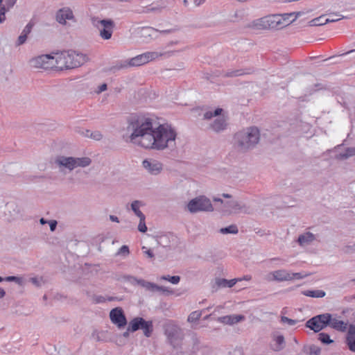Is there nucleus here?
<instances>
[{"label":"nucleus","instance_id":"nucleus-63","mask_svg":"<svg viewBox=\"0 0 355 355\" xmlns=\"http://www.w3.org/2000/svg\"><path fill=\"white\" fill-rule=\"evenodd\" d=\"M214 201H218V202H220L221 203H223V200H220V198H214Z\"/></svg>","mask_w":355,"mask_h":355},{"label":"nucleus","instance_id":"nucleus-25","mask_svg":"<svg viewBox=\"0 0 355 355\" xmlns=\"http://www.w3.org/2000/svg\"><path fill=\"white\" fill-rule=\"evenodd\" d=\"M241 279H230V280H227V279H220L218 281V286H222V287H229V288H231L234 285H235V284L238 281H241Z\"/></svg>","mask_w":355,"mask_h":355},{"label":"nucleus","instance_id":"nucleus-19","mask_svg":"<svg viewBox=\"0 0 355 355\" xmlns=\"http://www.w3.org/2000/svg\"><path fill=\"white\" fill-rule=\"evenodd\" d=\"M144 322V320L142 318H135L130 322L128 330L132 332L136 331L141 328Z\"/></svg>","mask_w":355,"mask_h":355},{"label":"nucleus","instance_id":"nucleus-44","mask_svg":"<svg viewBox=\"0 0 355 355\" xmlns=\"http://www.w3.org/2000/svg\"><path fill=\"white\" fill-rule=\"evenodd\" d=\"M26 39H27V35L21 33V35L18 37V41H17L18 44L21 45V44H24L26 42Z\"/></svg>","mask_w":355,"mask_h":355},{"label":"nucleus","instance_id":"nucleus-43","mask_svg":"<svg viewBox=\"0 0 355 355\" xmlns=\"http://www.w3.org/2000/svg\"><path fill=\"white\" fill-rule=\"evenodd\" d=\"M17 0H0V3L4 2L5 4L8 7H12L16 3Z\"/></svg>","mask_w":355,"mask_h":355},{"label":"nucleus","instance_id":"nucleus-3","mask_svg":"<svg viewBox=\"0 0 355 355\" xmlns=\"http://www.w3.org/2000/svg\"><path fill=\"white\" fill-rule=\"evenodd\" d=\"M239 146L243 149H248L254 146L259 140V131L257 128L252 127L246 132H240L236 135Z\"/></svg>","mask_w":355,"mask_h":355},{"label":"nucleus","instance_id":"nucleus-28","mask_svg":"<svg viewBox=\"0 0 355 355\" xmlns=\"http://www.w3.org/2000/svg\"><path fill=\"white\" fill-rule=\"evenodd\" d=\"M220 232L223 234H236L238 232V229L236 225H232L227 227L221 228Z\"/></svg>","mask_w":355,"mask_h":355},{"label":"nucleus","instance_id":"nucleus-7","mask_svg":"<svg viewBox=\"0 0 355 355\" xmlns=\"http://www.w3.org/2000/svg\"><path fill=\"white\" fill-rule=\"evenodd\" d=\"M307 275H302L300 272L291 273L285 270H278L270 273L268 280H276L278 282L291 281L293 279H300Z\"/></svg>","mask_w":355,"mask_h":355},{"label":"nucleus","instance_id":"nucleus-57","mask_svg":"<svg viewBox=\"0 0 355 355\" xmlns=\"http://www.w3.org/2000/svg\"><path fill=\"white\" fill-rule=\"evenodd\" d=\"M234 354L243 355V354H242V353H241V350H239V349H238V350H237V349H236V350H234Z\"/></svg>","mask_w":355,"mask_h":355},{"label":"nucleus","instance_id":"nucleus-31","mask_svg":"<svg viewBox=\"0 0 355 355\" xmlns=\"http://www.w3.org/2000/svg\"><path fill=\"white\" fill-rule=\"evenodd\" d=\"M355 339V325L350 324L346 336V340Z\"/></svg>","mask_w":355,"mask_h":355},{"label":"nucleus","instance_id":"nucleus-62","mask_svg":"<svg viewBox=\"0 0 355 355\" xmlns=\"http://www.w3.org/2000/svg\"><path fill=\"white\" fill-rule=\"evenodd\" d=\"M40 223H41L42 224H44V223H46V220H45L44 218H41V219H40Z\"/></svg>","mask_w":355,"mask_h":355},{"label":"nucleus","instance_id":"nucleus-54","mask_svg":"<svg viewBox=\"0 0 355 355\" xmlns=\"http://www.w3.org/2000/svg\"><path fill=\"white\" fill-rule=\"evenodd\" d=\"M205 1V0H194L195 4L196 6H199V5L202 4V3H204Z\"/></svg>","mask_w":355,"mask_h":355},{"label":"nucleus","instance_id":"nucleus-17","mask_svg":"<svg viewBox=\"0 0 355 355\" xmlns=\"http://www.w3.org/2000/svg\"><path fill=\"white\" fill-rule=\"evenodd\" d=\"M143 166L153 174H157L162 170L161 163L155 160H144L143 162Z\"/></svg>","mask_w":355,"mask_h":355},{"label":"nucleus","instance_id":"nucleus-32","mask_svg":"<svg viewBox=\"0 0 355 355\" xmlns=\"http://www.w3.org/2000/svg\"><path fill=\"white\" fill-rule=\"evenodd\" d=\"M319 340L325 344H330L333 343V340L330 339V336L329 334L325 333H320L319 335Z\"/></svg>","mask_w":355,"mask_h":355},{"label":"nucleus","instance_id":"nucleus-13","mask_svg":"<svg viewBox=\"0 0 355 355\" xmlns=\"http://www.w3.org/2000/svg\"><path fill=\"white\" fill-rule=\"evenodd\" d=\"M165 334L170 343L173 345H175L176 341L182 340L180 330L173 322H168L166 324Z\"/></svg>","mask_w":355,"mask_h":355},{"label":"nucleus","instance_id":"nucleus-9","mask_svg":"<svg viewBox=\"0 0 355 355\" xmlns=\"http://www.w3.org/2000/svg\"><path fill=\"white\" fill-rule=\"evenodd\" d=\"M329 319V313L318 315L309 320L306 322V327L313 330L315 332H318L328 325Z\"/></svg>","mask_w":355,"mask_h":355},{"label":"nucleus","instance_id":"nucleus-8","mask_svg":"<svg viewBox=\"0 0 355 355\" xmlns=\"http://www.w3.org/2000/svg\"><path fill=\"white\" fill-rule=\"evenodd\" d=\"M93 24L98 28L101 38L103 40L111 38L114 28V22L112 20H94Z\"/></svg>","mask_w":355,"mask_h":355},{"label":"nucleus","instance_id":"nucleus-49","mask_svg":"<svg viewBox=\"0 0 355 355\" xmlns=\"http://www.w3.org/2000/svg\"><path fill=\"white\" fill-rule=\"evenodd\" d=\"M242 74H243V73H241V71L236 70V71L231 72V73L229 76H241Z\"/></svg>","mask_w":355,"mask_h":355},{"label":"nucleus","instance_id":"nucleus-20","mask_svg":"<svg viewBox=\"0 0 355 355\" xmlns=\"http://www.w3.org/2000/svg\"><path fill=\"white\" fill-rule=\"evenodd\" d=\"M225 127L226 121L224 117H219L215 120L213 124H211V128L216 132L223 130Z\"/></svg>","mask_w":355,"mask_h":355},{"label":"nucleus","instance_id":"nucleus-26","mask_svg":"<svg viewBox=\"0 0 355 355\" xmlns=\"http://www.w3.org/2000/svg\"><path fill=\"white\" fill-rule=\"evenodd\" d=\"M131 207H132V211L139 218L145 217L144 214L139 210V207H140L139 201H138V200L134 201L132 203Z\"/></svg>","mask_w":355,"mask_h":355},{"label":"nucleus","instance_id":"nucleus-41","mask_svg":"<svg viewBox=\"0 0 355 355\" xmlns=\"http://www.w3.org/2000/svg\"><path fill=\"white\" fill-rule=\"evenodd\" d=\"M90 137L95 140H100L102 138V135L99 132L96 131L90 135Z\"/></svg>","mask_w":355,"mask_h":355},{"label":"nucleus","instance_id":"nucleus-35","mask_svg":"<svg viewBox=\"0 0 355 355\" xmlns=\"http://www.w3.org/2000/svg\"><path fill=\"white\" fill-rule=\"evenodd\" d=\"M162 279H164V280H168L170 282H171L172 284H178L179 282H180V277L179 276H169V275H167V276H162L161 277Z\"/></svg>","mask_w":355,"mask_h":355},{"label":"nucleus","instance_id":"nucleus-53","mask_svg":"<svg viewBox=\"0 0 355 355\" xmlns=\"http://www.w3.org/2000/svg\"><path fill=\"white\" fill-rule=\"evenodd\" d=\"M110 218L113 222H117V223L119 222L118 218L115 216L111 215V216H110Z\"/></svg>","mask_w":355,"mask_h":355},{"label":"nucleus","instance_id":"nucleus-34","mask_svg":"<svg viewBox=\"0 0 355 355\" xmlns=\"http://www.w3.org/2000/svg\"><path fill=\"white\" fill-rule=\"evenodd\" d=\"M201 316V313L199 311H193L192 312L188 317V321L191 322H196L198 320Z\"/></svg>","mask_w":355,"mask_h":355},{"label":"nucleus","instance_id":"nucleus-5","mask_svg":"<svg viewBox=\"0 0 355 355\" xmlns=\"http://www.w3.org/2000/svg\"><path fill=\"white\" fill-rule=\"evenodd\" d=\"M293 14L272 15L267 16V26L268 29H282L291 22V17Z\"/></svg>","mask_w":355,"mask_h":355},{"label":"nucleus","instance_id":"nucleus-10","mask_svg":"<svg viewBox=\"0 0 355 355\" xmlns=\"http://www.w3.org/2000/svg\"><path fill=\"white\" fill-rule=\"evenodd\" d=\"M162 54L157 52H146L131 58L128 61V65L132 67L141 66L157 59Z\"/></svg>","mask_w":355,"mask_h":355},{"label":"nucleus","instance_id":"nucleus-47","mask_svg":"<svg viewBox=\"0 0 355 355\" xmlns=\"http://www.w3.org/2000/svg\"><path fill=\"white\" fill-rule=\"evenodd\" d=\"M107 89V85L105 83L102 84L99 86L98 89L97 91L98 93H101L102 92H104Z\"/></svg>","mask_w":355,"mask_h":355},{"label":"nucleus","instance_id":"nucleus-55","mask_svg":"<svg viewBox=\"0 0 355 355\" xmlns=\"http://www.w3.org/2000/svg\"><path fill=\"white\" fill-rule=\"evenodd\" d=\"M17 278L16 277H14V276H10V277H6V281H14V280H16Z\"/></svg>","mask_w":355,"mask_h":355},{"label":"nucleus","instance_id":"nucleus-56","mask_svg":"<svg viewBox=\"0 0 355 355\" xmlns=\"http://www.w3.org/2000/svg\"><path fill=\"white\" fill-rule=\"evenodd\" d=\"M5 291L3 288H0V298H2L5 295Z\"/></svg>","mask_w":355,"mask_h":355},{"label":"nucleus","instance_id":"nucleus-50","mask_svg":"<svg viewBox=\"0 0 355 355\" xmlns=\"http://www.w3.org/2000/svg\"><path fill=\"white\" fill-rule=\"evenodd\" d=\"M347 155L349 156L355 155V147L351 148L347 150Z\"/></svg>","mask_w":355,"mask_h":355},{"label":"nucleus","instance_id":"nucleus-51","mask_svg":"<svg viewBox=\"0 0 355 355\" xmlns=\"http://www.w3.org/2000/svg\"><path fill=\"white\" fill-rule=\"evenodd\" d=\"M137 284L141 285V286L144 287L147 283V282L143 280V279H139L137 281Z\"/></svg>","mask_w":355,"mask_h":355},{"label":"nucleus","instance_id":"nucleus-30","mask_svg":"<svg viewBox=\"0 0 355 355\" xmlns=\"http://www.w3.org/2000/svg\"><path fill=\"white\" fill-rule=\"evenodd\" d=\"M144 288H146L147 290H149V291H165V289H164L162 287H160L157 285H156L155 284H153V283H151V282H147L146 286H144Z\"/></svg>","mask_w":355,"mask_h":355},{"label":"nucleus","instance_id":"nucleus-46","mask_svg":"<svg viewBox=\"0 0 355 355\" xmlns=\"http://www.w3.org/2000/svg\"><path fill=\"white\" fill-rule=\"evenodd\" d=\"M49 225L51 230L54 231L57 225V222L55 220H51L49 222Z\"/></svg>","mask_w":355,"mask_h":355},{"label":"nucleus","instance_id":"nucleus-15","mask_svg":"<svg viewBox=\"0 0 355 355\" xmlns=\"http://www.w3.org/2000/svg\"><path fill=\"white\" fill-rule=\"evenodd\" d=\"M267 16L254 20L248 25V28L254 31L268 29L267 24Z\"/></svg>","mask_w":355,"mask_h":355},{"label":"nucleus","instance_id":"nucleus-4","mask_svg":"<svg viewBox=\"0 0 355 355\" xmlns=\"http://www.w3.org/2000/svg\"><path fill=\"white\" fill-rule=\"evenodd\" d=\"M31 67L42 69H55V55H42L32 58L29 61Z\"/></svg>","mask_w":355,"mask_h":355},{"label":"nucleus","instance_id":"nucleus-61","mask_svg":"<svg viewBox=\"0 0 355 355\" xmlns=\"http://www.w3.org/2000/svg\"><path fill=\"white\" fill-rule=\"evenodd\" d=\"M31 282H32L33 284H37V279H36V278H32V279H31Z\"/></svg>","mask_w":355,"mask_h":355},{"label":"nucleus","instance_id":"nucleus-59","mask_svg":"<svg viewBox=\"0 0 355 355\" xmlns=\"http://www.w3.org/2000/svg\"><path fill=\"white\" fill-rule=\"evenodd\" d=\"M104 301H105V300L103 297H100L99 299H98L96 300V302L98 303V302H104Z\"/></svg>","mask_w":355,"mask_h":355},{"label":"nucleus","instance_id":"nucleus-12","mask_svg":"<svg viewBox=\"0 0 355 355\" xmlns=\"http://www.w3.org/2000/svg\"><path fill=\"white\" fill-rule=\"evenodd\" d=\"M110 318L112 322L119 328L125 327L127 324L126 318L121 308L116 307L111 310Z\"/></svg>","mask_w":355,"mask_h":355},{"label":"nucleus","instance_id":"nucleus-21","mask_svg":"<svg viewBox=\"0 0 355 355\" xmlns=\"http://www.w3.org/2000/svg\"><path fill=\"white\" fill-rule=\"evenodd\" d=\"M302 294L307 297L320 298L325 296V292L322 290H306Z\"/></svg>","mask_w":355,"mask_h":355},{"label":"nucleus","instance_id":"nucleus-52","mask_svg":"<svg viewBox=\"0 0 355 355\" xmlns=\"http://www.w3.org/2000/svg\"><path fill=\"white\" fill-rule=\"evenodd\" d=\"M145 253L148 255V257L152 258L153 257V253L150 250H148L145 252Z\"/></svg>","mask_w":355,"mask_h":355},{"label":"nucleus","instance_id":"nucleus-18","mask_svg":"<svg viewBox=\"0 0 355 355\" xmlns=\"http://www.w3.org/2000/svg\"><path fill=\"white\" fill-rule=\"evenodd\" d=\"M244 316L241 315H233L221 317L219 320L224 324H234L244 320Z\"/></svg>","mask_w":355,"mask_h":355},{"label":"nucleus","instance_id":"nucleus-40","mask_svg":"<svg viewBox=\"0 0 355 355\" xmlns=\"http://www.w3.org/2000/svg\"><path fill=\"white\" fill-rule=\"evenodd\" d=\"M129 248L127 245H123L121 247V248L119 249V254H125V255H127L129 254Z\"/></svg>","mask_w":355,"mask_h":355},{"label":"nucleus","instance_id":"nucleus-14","mask_svg":"<svg viewBox=\"0 0 355 355\" xmlns=\"http://www.w3.org/2000/svg\"><path fill=\"white\" fill-rule=\"evenodd\" d=\"M328 325L332 329L340 332H345L348 327L347 322L341 320L336 317L333 318L331 314L329 322H328Z\"/></svg>","mask_w":355,"mask_h":355},{"label":"nucleus","instance_id":"nucleus-45","mask_svg":"<svg viewBox=\"0 0 355 355\" xmlns=\"http://www.w3.org/2000/svg\"><path fill=\"white\" fill-rule=\"evenodd\" d=\"M158 9V8L157 7H155V6H152L151 5L148 6V7H146L141 12H150V11H155Z\"/></svg>","mask_w":355,"mask_h":355},{"label":"nucleus","instance_id":"nucleus-1","mask_svg":"<svg viewBox=\"0 0 355 355\" xmlns=\"http://www.w3.org/2000/svg\"><path fill=\"white\" fill-rule=\"evenodd\" d=\"M153 122L154 119L148 116L132 117L129 121L133 129L130 141L145 148L163 150L169 142L175 141L176 132L171 126L162 124L154 128Z\"/></svg>","mask_w":355,"mask_h":355},{"label":"nucleus","instance_id":"nucleus-24","mask_svg":"<svg viewBox=\"0 0 355 355\" xmlns=\"http://www.w3.org/2000/svg\"><path fill=\"white\" fill-rule=\"evenodd\" d=\"M141 329L143 330L144 334L146 337H150L153 330V322L151 321L144 320Z\"/></svg>","mask_w":355,"mask_h":355},{"label":"nucleus","instance_id":"nucleus-33","mask_svg":"<svg viewBox=\"0 0 355 355\" xmlns=\"http://www.w3.org/2000/svg\"><path fill=\"white\" fill-rule=\"evenodd\" d=\"M325 18H327L325 15H322L318 18L313 19L312 22L315 26L324 25L327 23L325 21Z\"/></svg>","mask_w":355,"mask_h":355},{"label":"nucleus","instance_id":"nucleus-48","mask_svg":"<svg viewBox=\"0 0 355 355\" xmlns=\"http://www.w3.org/2000/svg\"><path fill=\"white\" fill-rule=\"evenodd\" d=\"M282 322H287L289 324H295V321L291 320V319H289L286 317H282Z\"/></svg>","mask_w":355,"mask_h":355},{"label":"nucleus","instance_id":"nucleus-38","mask_svg":"<svg viewBox=\"0 0 355 355\" xmlns=\"http://www.w3.org/2000/svg\"><path fill=\"white\" fill-rule=\"evenodd\" d=\"M346 343L349 350L353 352H355V339L347 340H346Z\"/></svg>","mask_w":355,"mask_h":355},{"label":"nucleus","instance_id":"nucleus-36","mask_svg":"<svg viewBox=\"0 0 355 355\" xmlns=\"http://www.w3.org/2000/svg\"><path fill=\"white\" fill-rule=\"evenodd\" d=\"M140 221L138 225V230L141 232H146L147 231V227L145 223V217L139 218Z\"/></svg>","mask_w":355,"mask_h":355},{"label":"nucleus","instance_id":"nucleus-39","mask_svg":"<svg viewBox=\"0 0 355 355\" xmlns=\"http://www.w3.org/2000/svg\"><path fill=\"white\" fill-rule=\"evenodd\" d=\"M33 26V24H32L31 22H29L26 25V26L24 28V29L23 30L21 33L24 35H28L31 33Z\"/></svg>","mask_w":355,"mask_h":355},{"label":"nucleus","instance_id":"nucleus-16","mask_svg":"<svg viewBox=\"0 0 355 355\" xmlns=\"http://www.w3.org/2000/svg\"><path fill=\"white\" fill-rule=\"evenodd\" d=\"M73 17L72 11L69 8L59 10L56 15V19L60 24H64L67 19H72Z\"/></svg>","mask_w":355,"mask_h":355},{"label":"nucleus","instance_id":"nucleus-37","mask_svg":"<svg viewBox=\"0 0 355 355\" xmlns=\"http://www.w3.org/2000/svg\"><path fill=\"white\" fill-rule=\"evenodd\" d=\"M230 209H226L225 211H228L230 212H236L238 209H240L239 205L236 202H232L230 204Z\"/></svg>","mask_w":355,"mask_h":355},{"label":"nucleus","instance_id":"nucleus-58","mask_svg":"<svg viewBox=\"0 0 355 355\" xmlns=\"http://www.w3.org/2000/svg\"><path fill=\"white\" fill-rule=\"evenodd\" d=\"M129 331H128V330L127 329V331H126L125 332H124V333H123V336L124 337H128V336H129Z\"/></svg>","mask_w":355,"mask_h":355},{"label":"nucleus","instance_id":"nucleus-29","mask_svg":"<svg viewBox=\"0 0 355 355\" xmlns=\"http://www.w3.org/2000/svg\"><path fill=\"white\" fill-rule=\"evenodd\" d=\"M344 17L339 15V14H337V13H332V14H330L329 15V17L325 18V21L326 22H335V21H337L341 19H343Z\"/></svg>","mask_w":355,"mask_h":355},{"label":"nucleus","instance_id":"nucleus-23","mask_svg":"<svg viewBox=\"0 0 355 355\" xmlns=\"http://www.w3.org/2000/svg\"><path fill=\"white\" fill-rule=\"evenodd\" d=\"M273 340L275 342L272 348L275 351H279L283 348V345L284 343V338L283 336H276L274 337Z\"/></svg>","mask_w":355,"mask_h":355},{"label":"nucleus","instance_id":"nucleus-2","mask_svg":"<svg viewBox=\"0 0 355 355\" xmlns=\"http://www.w3.org/2000/svg\"><path fill=\"white\" fill-rule=\"evenodd\" d=\"M55 70L73 69L83 64L87 60L86 55L74 51L55 53Z\"/></svg>","mask_w":355,"mask_h":355},{"label":"nucleus","instance_id":"nucleus-22","mask_svg":"<svg viewBox=\"0 0 355 355\" xmlns=\"http://www.w3.org/2000/svg\"><path fill=\"white\" fill-rule=\"evenodd\" d=\"M315 239L314 235L311 232H306L304 234H302L298 238V243L301 245H304L307 244Z\"/></svg>","mask_w":355,"mask_h":355},{"label":"nucleus","instance_id":"nucleus-27","mask_svg":"<svg viewBox=\"0 0 355 355\" xmlns=\"http://www.w3.org/2000/svg\"><path fill=\"white\" fill-rule=\"evenodd\" d=\"M223 109L216 108L214 112L207 111L204 114L205 119H211L214 116H217L221 114Z\"/></svg>","mask_w":355,"mask_h":355},{"label":"nucleus","instance_id":"nucleus-6","mask_svg":"<svg viewBox=\"0 0 355 355\" xmlns=\"http://www.w3.org/2000/svg\"><path fill=\"white\" fill-rule=\"evenodd\" d=\"M187 207L189 211L192 213L201 211H213V207L209 199L205 196H200L191 200L188 203Z\"/></svg>","mask_w":355,"mask_h":355},{"label":"nucleus","instance_id":"nucleus-11","mask_svg":"<svg viewBox=\"0 0 355 355\" xmlns=\"http://www.w3.org/2000/svg\"><path fill=\"white\" fill-rule=\"evenodd\" d=\"M59 164L72 170L77 166H87L89 165L91 160L88 157L73 158L62 157L58 160Z\"/></svg>","mask_w":355,"mask_h":355},{"label":"nucleus","instance_id":"nucleus-42","mask_svg":"<svg viewBox=\"0 0 355 355\" xmlns=\"http://www.w3.org/2000/svg\"><path fill=\"white\" fill-rule=\"evenodd\" d=\"M5 12L6 8L4 7H0V23L6 19Z\"/></svg>","mask_w":355,"mask_h":355},{"label":"nucleus","instance_id":"nucleus-64","mask_svg":"<svg viewBox=\"0 0 355 355\" xmlns=\"http://www.w3.org/2000/svg\"><path fill=\"white\" fill-rule=\"evenodd\" d=\"M223 196L225 198H230V195H228V194H225V193H224Z\"/></svg>","mask_w":355,"mask_h":355},{"label":"nucleus","instance_id":"nucleus-60","mask_svg":"<svg viewBox=\"0 0 355 355\" xmlns=\"http://www.w3.org/2000/svg\"><path fill=\"white\" fill-rule=\"evenodd\" d=\"M243 279L248 281V280L251 279V277L247 275V276H245Z\"/></svg>","mask_w":355,"mask_h":355}]
</instances>
